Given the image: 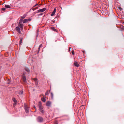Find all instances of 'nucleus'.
Instances as JSON below:
<instances>
[{
  "mask_svg": "<svg viewBox=\"0 0 124 124\" xmlns=\"http://www.w3.org/2000/svg\"><path fill=\"white\" fill-rule=\"evenodd\" d=\"M39 109L40 111L42 113H43L44 112V111L43 110V107L42 106L40 102H39Z\"/></svg>",
  "mask_w": 124,
  "mask_h": 124,
  "instance_id": "obj_1",
  "label": "nucleus"
},
{
  "mask_svg": "<svg viewBox=\"0 0 124 124\" xmlns=\"http://www.w3.org/2000/svg\"><path fill=\"white\" fill-rule=\"evenodd\" d=\"M21 21V20L20 19L19 22V26L21 30H23V24H22L21 23V22L22 21Z\"/></svg>",
  "mask_w": 124,
  "mask_h": 124,
  "instance_id": "obj_2",
  "label": "nucleus"
},
{
  "mask_svg": "<svg viewBox=\"0 0 124 124\" xmlns=\"http://www.w3.org/2000/svg\"><path fill=\"white\" fill-rule=\"evenodd\" d=\"M24 108L26 112L28 113L29 111V108L25 104H24Z\"/></svg>",
  "mask_w": 124,
  "mask_h": 124,
  "instance_id": "obj_3",
  "label": "nucleus"
},
{
  "mask_svg": "<svg viewBox=\"0 0 124 124\" xmlns=\"http://www.w3.org/2000/svg\"><path fill=\"white\" fill-rule=\"evenodd\" d=\"M43 119L41 116H39L37 118V121L39 122H41L43 121Z\"/></svg>",
  "mask_w": 124,
  "mask_h": 124,
  "instance_id": "obj_4",
  "label": "nucleus"
},
{
  "mask_svg": "<svg viewBox=\"0 0 124 124\" xmlns=\"http://www.w3.org/2000/svg\"><path fill=\"white\" fill-rule=\"evenodd\" d=\"M46 9V8H44L38 10L37 12H44L45 11Z\"/></svg>",
  "mask_w": 124,
  "mask_h": 124,
  "instance_id": "obj_5",
  "label": "nucleus"
},
{
  "mask_svg": "<svg viewBox=\"0 0 124 124\" xmlns=\"http://www.w3.org/2000/svg\"><path fill=\"white\" fill-rule=\"evenodd\" d=\"M73 64L74 66L76 67H78L79 66V65L78 62L76 61H75L74 62Z\"/></svg>",
  "mask_w": 124,
  "mask_h": 124,
  "instance_id": "obj_6",
  "label": "nucleus"
},
{
  "mask_svg": "<svg viewBox=\"0 0 124 124\" xmlns=\"http://www.w3.org/2000/svg\"><path fill=\"white\" fill-rule=\"evenodd\" d=\"M22 79L23 82L26 83V78L25 76L24 75H23L22 76Z\"/></svg>",
  "mask_w": 124,
  "mask_h": 124,
  "instance_id": "obj_7",
  "label": "nucleus"
},
{
  "mask_svg": "<svg viewBox=\"0 0 124 124\" xmlns=\"http://www.w3.org/2000/svg\"><path fill=\"white\" fill-rule=\"evenodd\" d=\"M13 101L14 102L13 105L14 106L16 105V104L17 101L14 98H13Z\"/></svg>",
  "mask_w": 124,
  "mask_h": 124,
  "instance_id": "obj_8",
  "label": "nucleus"
},
{
  "mask_svg": "<svg viewBox=\"0 0 124 124\" xmlns=\"http://www.w3.org/2000/svg\"><path fill=\"white\" fill-rule=\"evenodd\" d=\"M32 80H33L35 82L36 85H37L38 84V83L37 81V79L36 78H32Z\"/></svg>",
  "mask_w": 124,
  "mask_h": 124,
  "instance_id": "obj_9",
  "label": "nucleus"
},
{
  "mask_svg": "<svg viewBox=\"0 0 124 124\" xmlns=\"http://www.w3.org/2000/svg\"><path fill=\"white\" fill-rule=\"evenodd\" d=\"M51 102L50 101H48L46 103V105L47 106L50 107L51 106Z\"/></svg>",
  "mask_w": 124,
  "mask_h": 124,
  "instance_id": "obj_10",
  "label": "nucleus"
},
{
  "mask_svg": "<svg viewBox=\"0 0 124 124\" xmlns=\"http://www.w3.org/2000/svg\"><path fill=\"white\" fill-rule=\"evenodd\" d=\"M16 30L17 31V32L19 33H20L21 32L20 31V28L19 27H17L16 28Z\"/></svg>",
  "mask_w": 124,
  "mask_h": 124,
  "instance_id": "obj_11",
  "label": "nucleus"
},
{
  "mask_svg": "<svg viewBox=\"0 0 124 124\" xmlns=\"http://www.w3.org/2000/svg\"><path fill=\"white\" fill-rule=\"evenodd\" d=\"M17 93H18L19 94H22L23 93V91H18L16 92Z\"/></svg>",
  "mask_w": 124,
  "mask_h": 124,
  "instance_id": "obj_12",
  "label": "nucleus"
},
{
  "mask_svg": "<svg viewBox=\"0 0 124 124\" xmlns=\"http://www.w3.org/2000/svg\"><path fill=\"white\" fill-rule=\"evenodd\" d=\"M37 5H38L37 4H36V5H35L34 6V7H33V8H32V9H33V10H35L36 9H37L38 8V7H36V8H34V7L36 6H37Z\"/></svg>",
  "mask_w": 124,
  "mask_h": 124,
  "instance_id": "obj_13",
  "label": "nucleus"
},
{
  "mask_svg": "<svg viewBox=\"0 0 124 124\" xmlns=\"http://www.w3.org/2000/svg\"><path fill=\"white\" fill-rule=\"evenodd\" d=\"M41 99L42 101L44 102H45L46 101L45 99L44 98H42Z\"/></svg>",
  "mask_w": 124,
  "mask_h": 124,
  "instance_id": "obj_14",
  "label": "nucleus"
},
{
  "mask_svg": "<svg viewBox=\"0 0 124 124\" xmlns=\"http://www.w3.org/2000/svg\"><path fill=\"white\" fill-rule=\"evenodd\" d=\"M25 70L28 72H29L30 71V70L29 69L27 68H25Z\"/></svg>",
  "mask_w": 124,
  "mask_h": 124,
  "instance_id": "obj_15",
  "label": "nucleus"
},
{
  "mask_svg": "<svg viewBox=\"0 0 124 124\" xmlns=\"http://www.w3.org/2000/svg\"><path fill=\"white\" fill-rule=\"evenodd\" d=\"M50 91H47L45 93V95L46 96L47 95H48V94L49 93Z\"/></svg>",
  "mask_w": 124,
  "mask_h": 124,
  "instance_id": "obj_16",
  "label": "nucleus"
},
{
  "mask_svg": "<svg viewBox=\"0 0 124 124\" xmlns=\"http://www.w3.org/2000/svg\"><path fill=\"white\" fill-rule=\"evenodd\" d=\"M28 20L27 19H25L23 21V23H26L28 21Z\"/></svg>",
  "mask_w": 124,
  "mask_h": 124,
  "instance_id": "obj_17",
  "label": "nucleus"
},
{
  "mask_svg": "<svg viewBox=\"0 0 124 124\" xmlns=\"http://www.w3.org/2000/svg\"><path fill=\"white\" fill-rule=\"evenodd\" d=\"M5 7L7 8H10V7L8 5H6L5 6Z\"/></svg>",
  "mask_w": 124,
  "mask_h": 124,
  "instance_id": "obj_18",
  "label": "nucleus"
},
{
  "mask_svg": "<svg viewBox=\"0 0 124 124\" xmlns=\"http://www.w3.org/2000/svg\"><path fill=\"white\" fill-rule=\"evenodd\" d=\"M26 16V15L24 14V15L23 16H22L21 17V18L22 19H24L25 17Z\"/></svg>",
  "mask_w": 124,
  "mask_h": 124,
  "instance_id": "obj_19",
  "label": "nucleus"
},
{
  "mask_svg": "<svg viewBox=\"0 0 124 124\" xmlns=\"http://www.w3.org/2000/svg\"><path fill=\"white\" fill-rule=\"evenodd\" d=\"M23 39L22 38H21L20 39V40L19 42V44H21L22 43V40Z\"/></svg>",
  "mask_w": 124,
  "mask_h": 124,
  "instance_id": "obj_20",
  "label": "nucleus"
},
{
  "mask_svg": "<svg viewBox=\"0 0 124 124\" xmlns=\"http://www.w3.org/2000/svg\"><path fill=\"white\" fill-rule=\"evenodd\" d=\"M54 15V10L52 13L51 14V16H53Z\"/></svg>",
  "mask_w": 124,
  "mask_h": 124,
  "instance_id": "obj_21",
  "label": "nucleus"
},
{
  "mask_svg": "<svg viewBox=\"0 0 124 124\" xmlns=\"http://www.w3.org/2000/svg\"><path fill=\"white\" fill-rule=\"evenodd\" d=\"M51 95L52 98H53V93L51 92L50 93Z\"/></svg>",
  "mask_w": 124,
  "mask_h": 124,
  "instance_id": "obj_22",
  "label": "nucleus"
},
{
  "mask_svg": "<svg viewBox=\"0 0 124 124\" xmlns=\"http://www.w3.org/2000/svg\"><path fill=\"white\" fill-rule=\"evenodd\" d=\"M51 29L53 30V31H54V27H52L51 28Z\"/></svg>",
  "mask_w": 124,
  "mask_h": 124,
  "instance_id": "obj_23",
  "label": "nucleus"
},
{
  "mask_svg": "<svg viewBox=\"0 0 124 124\" xmlns=\"http://www.w3.org/2000/svg\"><path fill=\"white\" fill-rule=\"evenodd\" d=\"M6 9L5 8H2V9L3 11H4Z\"/></svg>",
  "mask_w": 124,
  "mask_h": 124,
  "instance_id": "obj_24",
  "label": "nucleus"
},
{
  "mask_svg": "<svg viewBox=\"0 0 124 124\" xmlns=\"http://www.w3.org/2000/svg\"><path fill=\"white\" fill-rule=\"evenodd\" d=\"M118 9L120 10H121L122 9V8L120 7H118Z\"/></svg>",
  "mask_w": 124,
  "mask_h": 124,
  "instance_id": "obj_25",
  "label": "nucleus"
},
{
  "mask_svg": "<svg viewBox=\"0 0 124 124\" xmlns=\"http://www.w3.org/2000/svg\"><path fill=\"white\" fill-rule=\"evenodd\" d=\"M72 53L73 54H74V51L73 50V51H72Z\"/></svg>",
  "mask_w": 124,
  "mask_h": 124,
  "instance_id": "obj_26",
  "label": "nucleus"
},
{
  "mask_svg": "<svg viewBox=\"0 0 124 124\" xmlns=\"http://www.w3.org/2000/svg\"><path fill=\"white\" fill-rule=\"evenodd\" d=\"M40 48L39 47L38 50V52H39V51H40Z\"/></svg>",
  "mask_w": 124,
  "mask_h": 124,
  "instance_id": "obj_27",
  "label": "nucleus"
},
{
  "mask_svg": "<svg viewBox=\"0 0 124 124\" xmlns=\"http://www.w3.org/2000/svg\"><path fill=\"white\" fill-rule=\"evenodd\" d=\"M42 46V44H40L39 46V47L40 48Z\"/></svg>",
  "mask_w": 124,
  "mask_h": 124,
  "instance_id": "obj_28",
  "label": "nucleus"
},
{
  "mask_svg": "<svg viewBox=\"0 0 124 124\" xmlns=\"http://www.w3.org/2000/svg\"><path fill=\"white\" fill-rule=\"evenodd\" d=\"M71 48H69V50H68V51L69 52H70V49Z\"/></svg>",
  "mask_w": 124,
  "mask_h": 124,
  "instance_id": "obj_29",
  "label": "nucleus"
},
{
  "mask_svg": "<svg viewBox=\"0 0 124 124\" xmlns=\"http://www.w3.org/2000/svg\"><path fill=\"white\" fill-rule=\"evenodd\" d=\"M28 19V21H30L31 20V19Z\"/></svg>",
  "mask_w": 124,
  "mask_h": 124,
  "instance_id": "obj_30",
  "label": "nucleus"
},
{
  "mask_svg": "<svg viewBox=\"0 0 124 124\" xmlns=\"http://www.w3.org/2000/svg\"><path fill=\"white\" fill-rule=\"evenodd\" d=\"M43 14V13H42V14H41L39 15H42Z\"/></svg>",
  "mask_w": 124,
  "mask_h": 124,
  "instance_id": "obj_31",
  "label": "nucleus"
},
{
  "mask_svg": "<svg viewBox=\"0 0 124 124\" xmlns=\"http://www.w3.org/2000/svg\"><path fill=\"white\" fill-rule=\"evenodd\" d=\"M54 10H55V12H56V9H55Z\"/></svg>",
  "mask_w": 124,
  "mask_h": 124,
  "instance_id": "obj_32",
  "label": "nucleus"
},
{
  "mask_svg": "<svg viewBox=\"0 0 124 124\" xmlns=\"http://www.w3.org/2000/svg\"><path fill=\"white\" fill-rule=\"evenodd\" d=\"M54 30H55V31H56V29H55Z\"/></svg>",
  "mask_w": 124,
  "mask_h": 124,
  "instance_id": "obj_33",
  "label": "nucleus"
},
{
  "mask_svg": "<svg viewBox=\"0 0 124 124\" xmlns=\"http://www.w3.org/2000/svg\"><path fill=\"white\" fill-rule=\"evenodd\" d=\"M56 124V123L55 122V124Z\"/></svg>",
  "mask_w": 124,
  "mask_h": 124,
  "instance_id": "obj_34",
  "label": "nucleus"
},
{
  "mask_svg": "<svg viewBox=\"0 0 124 124\" xmlns=\"http://www.w3.org/2000/svg\"><path fill=\"white\" fill-rule=\"evenodd\" d=\"M38 31H38V30L37 31V32H38Z\"/></svg>",
  "mask_w": 124,
  "mask_h": 124,
  "instance_id": "obj_35",
  "label": "nucleus"
}]
</instances>
